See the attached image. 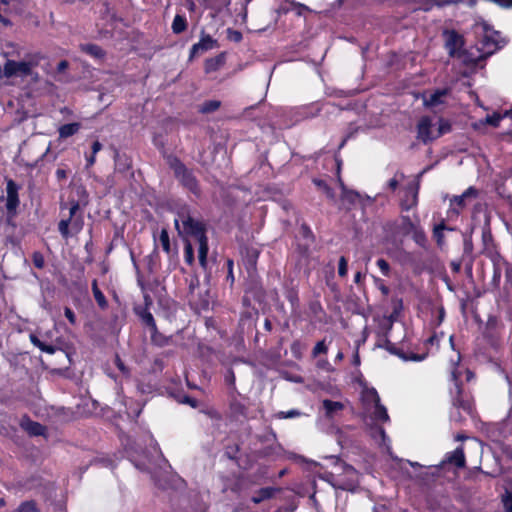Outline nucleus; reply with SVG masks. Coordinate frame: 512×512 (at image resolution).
<instances>
[{"instance_id": "3c124183", "label": "nucleus", "mask_w": 512, "mask_h": 512, "mask_svg": "<svg viewBox=\"0 0 512 512\" xmlns=\"http://www.w3.org/2000/svg\"><path fill=\"white\" fill-rule=\"evenodd\" d=\"M376 265L380 269L381 273L384 276H386V277L390 276L391 268H390V264L388 263V261H386L384 258H379L376 261Z\"/></svg>"}, {"instance_id": "6e6552de", "label": "nucleus", "mask_w": 512, "mask_h": 512, "mask_svg": "<svg viewBox=\"0 0 512 512\" xmlns=\"http://www.w3.org/2000/svg\"><path fill=\"white\" fill-rule=\"evenodd\" d=\"M400 224L397 221L387 222L384 226V230L390 233L392 236L402 235L408 236L417 227L418 224L414 223L409 216L402 215L400 217Z\"/></svg>"}, {"instance_id": "4d7b16f0", "label": "nucleus", "mask_w": 512, "mask_h": 512, "mask_svg": "<svg viewBox=\"0 0 512 512\" xmlns=\"http://www.w3.org/2000/svg\"><path fill=\"white\" fill-rule=\"evenodd\" d=\"M301 415V412L295 409L289 410V411H280L277 413V417L279 419H289V418H295L299 417Z\"/></svg>"}, {"instance_id": "c9c22d12", "label": "nucleus", "mask_w": 512, "mask_h": 512, "mask_svg": "<svg viewBox=\"0 0 512 512\" xmlns=\"http://www.w3.org/2000/svg\"><path fill=\"white\" fill-rule=\"evenodd\" d=\"M144 300H145V306L134 307V312L139 317V319L141 321L151 314V312L149 310V306L152 304V300H151L150 296L145 295Z\"/></svg>"}, {"instance_id": "bb28decb", "label": "nucleus", "mask_w": 512, "mask_h": 512, "mask_svg": "<svg viewBox=\"0 0 512 512\" xmlns=\"http://www.w3.org/2000/svg\"><path fill=\"white\" fill-rule=\"evenodd\" d=\"M91 288L93 292V296L99 306L100 309L105 310L108 308V301L103 294V292L98 287V281L97 279H94L91 283Z\"/></svg>"}, {"instance_id": "f8f14e48", "label": "nucleus", "mask_w": 512, "mask_h": 512, "mask_svg": "<svg viewBox=\"0 0 512 512\" xmlns=\"http://www.w3.org/2000/svg\"><path fill=\"white\" fill-rule=\"evenodd\" d=\"M445 46L451 57L461 56L464 46V38L455 30L449 31L447 32Z\"/></svg>"}, {"instance_id": "4468645a", "label": "nucleus", "mask_w": 512, "mask_h": 512, "mask_svg": "<svg viewBox=\"0 0 512 512\" xmlns=\"http://www.w3.org/2000/svg\"><path fill=\"white\" fill-rule=\"evenodd\" d=\"M256 275L249 276V281L245 287V294L250 295L255 301L261 303L266 296V291Z\"/></svg>"}, {"instance_id": "f3484780", "label": "nucleus", "mask_w": 512, "mask_h": 512, "mask_svg": "<svg viewBox=\"0 0 512 512\" xmlns=\"http://www.w3.org/2000/svg\"><path fill=\"white\" fill-rule=\"evenodd\" d=\"M230 418L235 421L247 419L248 405L236 397H233L229 403Z\"/></svg>"}, {"instance_id": "49530a36", "label": "nucleus", "mask_w": 512, "mask_h": 512, "mask_svg": "<svg viewBox=\"0 0 512 512\" xmlns=\"http://www.w3.org/2000/svg\"><path fill=\"white\" fill-rule=\"evenodd\" d=\"M328 346L325 343V340L318 341L312 350V357L316 358L320 354H327Z\"/></svg>"}, {"instance_id": "e2e57ef3", "label": "nucleus", "mask_w": 512, "mask_h": 512, "mask_svg": "<svg viewBox=\"0 0 512 512\" xmlns=\"http://www.w3.org/2000/svg\"><path fill=\"white\" fill-rule=\"evenodd\" d=\"M64 315L71 325H76V315L70 307L66 306L64 308Z\"/></svg>"}, {"instance_id": "0eeeda50", "label": "nucleus", "mask_w": 512, "mask_h": 512, "mask_svg": "<svg viewBox=\"0 0 512 512\" xmlns=\"http://www.w3.org/2000/svg\"><path fill=\"white\" fill-rule=\"evenodd\" d=\"M37 64V62L32 61L7 60L3 67V74L7 78L18 75L22 77H27L32 74V68Z\"/></svg>"}, {"instance_id": "0e129e2a", "label": "nucleus", "mask_w": 512, "mask_h": 512, "mask_svg": "<svg viewBox=\"0 0 512 512\" xmlns=\"http://www.w3.org/2000/svg\"><path fill=\"white\" fill-rule=\"evenodd\" d=\"M180 403H183V404H188L189 406H191L192 408H196L198 406V401L197 399L189 396V395H184L182 397V399L180 400Z\"/></svg>"}, {"instance_id": "052dcab7", "label": "nucleus", "mask_w": 512, "mask_h": 512, "mask_svg": "<svg viewBox=\"0 0 512 512\" xmlns=\"http://www.w3.org/2000/svg\"><path fill=\"white\" fill-rule=\"evenodd\" d=\"M115 365L123 375H129V373H130L129 368L124 364V362L121 360V358L118 355H116V358H115Z\"/></svg>"}, {"instance_id": "a19ab883", "label": "nucleus", "mask_w": 512, "mask_h": 512, "mask_svg": "<svg viewBox=\"0 0 512 512\" xmlns=\"http://www.w3.org/2000/svg\"><path fill=\"white\" fill-rule=\"evenodd\" d=\"M389 353L398 356L399 358L404 357V351L402 348L396 346V344L392 343L389 339H385V344L383 346Z\"/></svg>"}, {"instance_id": "603ef678", "label": "nucleus", "mask_w": 512, "mask_h": 512, "mask_svg": "<svg viewBox=\"0 0 512 512\" xmlns=\"http://www.w3.org/2000/svg\"><path fill=\"white\" fill-rule=\"evenodd\" d=\"M302 348H303V345L300 340H294L291 343L290 350L296 359H300L302 357Z\"/></svg>"}, {"instance_id": "338daca9", "label": "nucleus", "mask_w": 512, "mask_h": 512, "mask_svg": "<svg viewBox=\"0 0 512 512\" xmlns=\"http://www.w3.org/2000/svg\"><path fill=\"white\" fill-rule=\"evenodd\" d=\"M236 377L232 369H229L227 374L225 375V382L227 385L235 388Z\"/></svg>"}, {"instance_id": "c85d7f7f", "label": "nucleus", "mask_w": 512, "mask_h": 512, "mask_svg": "<svg viewBox=\"0 0 512 512\" xmlns=\"http://www.w3.org/2000/svg\"><path fill=\"white\" fill-rule=\"evenodd\" d=\"M447 459L449 463L455 465L458 468L465 467L466 459L462 447H457Z\"/></svg>"}, {"instance_id": "ea45409f", "label": "nucleus", "mask_w": 512, "mask_h": 512, "mask_svg": "<svg viewBox=\"0 0 512 512\" xmlns=\"http://www.w3.org/2000/svg\"><path fill=\"white\" fill-rule=\"evenodd\" d=\"M313 183L315 184V186L321 189L328 198L334 199V190L328 185V183L325 180L314 178Z\"/></svg>"}, {"instance_id": "ddd939ff", "label": "nucleus", "mask_w": 512, "mask_h": 512, "mask_svg": "<svg viewBox=\"0 0 512 512\" xmlns=\"http://www.w3.org/2000/svg\"><path fill=\"white\" fill-rule=\"evenodd\" d=\"M417 138L424 144H428L436 139L432 135V120L429 116H423L417 124Z\"/></svg>"}, {"instance_id": "412c9836", "label": "nucleus", "mask_w": 512, "mask_h": 512, "mask_svg": "<svg viewBox=\"0 0 512 512\" xmlns=\"http://www.w3.org/2000/svg\"><path fill=\"white\" fill-rule=\"evenodd\" d=\"M308 310L315 322L326 323L327 314L318 297L309 301Z\"/></svg>"}, {"instance_id": "f03ea898", "label": "nucleus", "mask_w": 512, "mask_h": 512, "mask_svg": "<svg viewBox=\"0 0 512 512\" xmlns=\"http://www.w3.org/2000/svg\"><path fill=\"white\" fill-rule=\"evenodd\" d=\"M167 163L180 185L196 198H200L202 190L193 170L189 169L177 156H169Z\"/></svg>"}, {"instance_id": "4be33fe9", "label": "nucleus", "mask_w": 512, "mask_h": 512, "mask_svg": "<svg viewBox=\"0 0 512 512\" xmlns=\"http://www.w3.org/2000/svg\"><path fill=\"white\" fill-rule=\"evenodd\" d=\"M371 394H372V397H373V401H374V404H375V409H374V412H373V418L377 421H381V422H386L389 420V415H388V412H387V409L384 405L381 404L380 402V397L377 393V391L373 388L371 390Z\"/></svg>"}, {"instance_id": "69168bd1", "label": "nucleus", "mask_w": 512, "mask_h": 512, "mask_svg": "<svg viewBox=\"0 0 512 512\" xmlns=\"http://www.w3.org/2000/svg\"><path fill=\"white\" fill-rule=\"evenodd\" d=\"M250 297H251L250 295H248V294H245V293H244V295H243V297H242V305H243V307H245L246 309H252V310H253V313L257 315V314H258V311H257L254 307H252Z\"/></svg>"}, {"instance_id": "c756f323", "label": "nucleus", "mask_w": 512, "mask_h": 512, "mask_svg": "<svg viewBox=\"0 0 512 512\" xmlns=\"http://www.w3.org/2000/svg\"><path fill=\"white\" fill-rule=\"evenodd\" d=\"M81 128L80 123L73 122V123H67L60 126L58 132L60 138H68L76 134Z\"/></svg>"}, {"instance_id": "dca6fc26", "label": "nucleus", "mask_w": 512, "mask_h": 512, "mask_svg": "<svg viewBox=\"0 0 512 512\" xmlns=\"http://www.w3.org/2000/svg\"><path fill=\"white\" fill-rule=\"evenodd\" d=\"M19 425L29 436H44L46 433V427L33 421L28 415L21 418Z\"/></svg>"}, {"instance_id": "aec40b11", "label": "nucleus", "mask_w": 512, "mask_h": 512, "mask_svg": "<svg viewBox=\"0 0 512 512\" xmlns=\"http://www.w3.org/2000/svg\"><path fill=\"white\" fill-rule=\"evenodd\" d=\"M281 491L279 487H263L255 491L251 497V502L254 504H260L263 501L270 500Z\"/></svg>"}, {"instance_id": "58836bf2", "label": "nucleus", "mask_w": 512, "mask_h": 512, "mask_svg": "<svg viewBox=\"0 0 512 512\" xmlns=\"http://www.w3.org/2000/svg\"><path fill=\"white\" fill-rule=\"evenodd\" d=\"M501 277H502V268L500 265V261H494L493 262V276H492V280H491V285L494 288H496V289L499 288Z\"/></svg>"}, {"instance_id": "a878e982", "label": "nucleus", "mask_w": 512, "mask_h": 512, "mask_svg": "<svg viewBox=\"0 0 512 512\" xmlns=\"http://www.w3.org/2000/svg\"><path fill=\"white\" fill-rule=\"evenodd\" d=\"M80 49L83 53L95 58V59H103L106 55V52L97 44H82Z\"/></svg>"}, {"instance_id": "5fc2aeb1", "label": "nucleus", "mask_w": 512, "mask_h": 512, "mask_svg": "<svg viewBox=\"0 0 512 512\" xmlns=\"http://www.w3.org/2000/svg\"><path fill=\"white\" fill-rule=\"evenodd\" d=\"M226 32H227V39L229 41H232V42H235V43H239L243 39L242 33L240 31H238V30H235V29H232V28H228Z\"/></svg>"}, {"instance_id": "09e8293b", "label": "nucleus", "mask_w": 512, "mask_h": 512, "mask_svg": "<svg viewBox=\"0 0 512 512\" xmlns=\"http://www.w3.org/2000/svg\"><path fill=\"white\" fill-rule=\"evenodd\" d=\"M451 130H452V126H451L450 122L441 118L439 120V127H438V133L436 135V138H438L446 133H449Z\"/></svg>"}, {"instance_id": "393cba45", "label": "nucleus", "mask_w": 512, "mask_h": 512, "mask_svg": "<svg viewBox=\"0 0 512 512\" xmlns=\"http://www.w3.org/2000/svg\"><path fill=\"white\" fill-rule=\"evenodd\" d=\"M198 241L199 247H198V260L199 264L202 268L206 269L207 267V256L209 251V245H208V237L207 235L196 239Z\"/></svg>"}, {"instance_id": "6ab92c4d", "label": "nucleus", "mask_w": 512, "mask_h": 512, "mask_svg": "<svg viewBox=\"0 0 512 512\" xmlns=\"http://www.w3.org/2000/svg\"><path fill=\"white\" fill-rule=\"evenodd\" d=\"M299 233L304 240V243L299 245V251L301 254L306 255L315 242V235L310 226L305 222L301 224Z\"/></svg>"}, {"instance_id": "473e14b6", "label": "nucleus", "mask_w": 512, "mask_h": 512, "mask_svg": "<svg viewBox=\"0 0 512 512\" xmlns=\"http://www.w3.org/2000/svg\"><path fill=\"white\" fill-rule=\"evenodd\" d=\"M410 235H412V239L414 240V242L418 246H420L422 248L426 247V245H427V236L425 234V231L423 230V228L419 224L417 225L415 230L412 231V233Z\"/></svg>"}, {"instance_id": "7c9ffc66", "label": "nucleus", "mask_w": 512, "mask_h": 512, "mask_svg": "<svg viewBox=\"0 0 512 512\" xmlns=\"http://www.w3.org/2000/svg\"><path fill=\"white\" fill-rule=\"evenodd\" d=\"M511 111H506L504 114L494 112L493 114H488L485 119L481 120L480 123L483 125H490L492 127H498L503 118L509 116Z\"/></svg>"}, {"instance_id": "423d86ee", "label": "nucleus", "mask_w": 512, "mask_h": 512, "mask_svg": "<svg viewBox=\"0 0 512 512\" xmlns=\"http://www.w3.org/2000/svg\"><path fill=\"white\" fill-rule=\"evenodd\" d=\"M261 250L253 245L243 244L240 246V255L243 265L249 276L256 275L257 263Z\"/></svg>"}, {"instance_id": "39448f33", "label": "nucleus", "mask_w": 512, "mask_h": 512, "mask_svg": "<svg viewBox=\"0 0 512 512\" xmlns=\"http://www.w3.org/2000/svg\"><path fill=\"white\" fill-rule=\"evenodd\" d=\"M179 221L182 223V232L187 236L196 239L206 236V225L199 220L194 219L188 211H180L178 218L175 219V227L180 231Z\"/></svg>"}, {"instance_id": "c03bdc74", "label": "nucleus", "mask_w": 512, "mask_h": 512, "mask_svg": "<svg viewBox=\"0 0 512 512\" xmlns=\"http://www.w3.org/2000/svg\"><path fill=\"white\" fill-rule=\"evenodd\" d=\"M184 260L188 265L194 263V249L189 241H186L184 245Z\"/></svg>"}, {"instance_id": "13d9d810", "label": "nucleus", "mask_w": 512, "mask_h": 512, "mask_svg": "<svg viewBox=\"0 0 512 512\" xmlns=\"http://www.w3.org/2000/svg\"><path fill=\"white\" fill-rule=\"evenodd\" d=\"M36 347H38L42 352L47 354H54L56 352V347L52 344H47L43 341L36 343Z\"/></svg>"}, {"instance_id": "8fccbe9b", "label": "nucleus", "mask_w": 512, "mask_h": 512, "mask_svg": "<svg viewBox=\"0 0 512 512\" xmlns=\"http://www.w3.org/2000/svg\"><path fill=\"white\" fill-rule=\"evenodd\" d=\"M159 240H160V243H161V246H162L163 250L166 253H170V249L171 248H170L169 234H168V232L165 229H163L160 232Z\"/></svg>"}, {"instance_id": "9d476101", "label": "nucleus", "mask_w": 512, "mask_h": 512, "mask_svg": "<svg viewBox=\"0 0 512 512\" xmlns=\"http://www.w3.org/2000/svg\"><path fill=\"white\" fill-rule=\"evenodd\" d=\"M419 182L410 183L405 187L404 196L401 199L402 211H409L418 204Z\"/></svg>"}, {"instance_id": "7ed1b4c3", "label": "nucleus", "mask_w": 512, "mask_h": 512, "mask_svg": "<svg viewBox=\"0 0 512 512\" xmlns=\"http://www.w3.org/2000/svg\"><path fill=\"white\" fill-rule=\"evenodd\" d=\"M336 464H339L344 476L333 472H326L323 479L335 489L342 491H354L358 486L357 470L350 464L341 461L339 458H333Z\"/></svg>"}, {"instance_id": "4c0bfd02", "label": "nucleus", "mask_w": 512, "mask_h": 512, "mask_svg": "<svg viewBox=\"0 0 512 512\" xmlns=\"http://www.w3.org/2000/svg\"><path fill=\"white\" fill-rule=\"evenodd\" d=\"M220 106L221 102L219 100H207L200 106L199 112L202 114H209L217 111Z\"/></svg>"}, {"instance_id": "cd10ccee", "label": "nucleus", "mask_w": 512, "mask_h": 512, "mask_svg": "<svg viewBox=\"0 0 512 512\" xmlns=\"http://www.w3.org/2000/svg\"><path fill=\"white\" fill-rule=\"evenodd\" d=\"M224 63H225V56L223 53H221L215 57L208 58L205 61V72L210 73V72L217 71Z\"/></svg>"}, {"instance_id": "f704fd0d", "label": "nucleus", "mask_w": 512, "mask_h": 512, "mask_svg": "<svg viewBox=\"0 0 512 512\" xmlns=\"http://www.w3.org/2000/svg\"><path fill=\"white\" fill-rule=\"evenodd\" d=\"M144 300H145V306L134 307V312L139 317V319L141 321L151 314V312L149 310V306L152 304V300H151L150 296L145 295Z\"/></svg>"}, {"instance_id": "bf43d9fd", "label": "nucleus", "mask_w": 512, "mask_h": 512, "mask_svg": "<svg viewBox=\"0 0 512 512\" xmlns=\"http://www.w3.org/2000/svg\"><path fill=\"white\" fill-rule=\"evenodd\" d=\"M317 368L321 370H325L327 372L334 371L333 366L330 364V362L327 359H319L316 363Z\"/></svg>"}, {"instance_id": "72a5a7b5", "label": "nucleus", "mask_w": 512, "mask_h": 512, "mask_svg": "<svg viewBox=\"0 0 512 512\" xmlns=\"http://www.w3.org/2000/svg\"><path fill=\"white\" fill-rule=\"evenodd\" d=\"M187 28V19L184 15L177 14L172 22V31L175 34L184 32Z\"/></svg>"}, {"instance_id": "f257e3e1", "label": "nucleus", "mask_w": 512, "mask_h": 512, "mask_svg": "<svg viewBox=\"0 0 512 512\" xmlns=\"http://www.w3.org/2000/svg\"><path fill=\"white\" fill-rule=\"evenodd\" d=\"M79 199L69 198L67 203H60V209H69V216L58 223V231L64 239H68L72 233L78 234L84 227L82 208L88 204V194L84 187L77 189Z\"/></svg>"}, {"instance_id": "680f3d73", "label": "nucleus", "mask_w": 512, "mask_h": 512, "mask_svg": "<svg viewBox=\"0 0 512 512\" xmlns=\"http://www.w3.org/2000/svg\"><path fill=\"white\" fill-rule=\"evenodd\" d=\"M141 323H142L144 326L148 327V328H149V331H151V330H153L154 328H156V327H157V325H156V321H155V319H154V317H153L152 313H151L149 316H147L146 318H144V319L141 321Z\"/></svg>"}, {"instance_id": "1a4fd4ad", "label": "nucleus", "mask_w": 512, "mask_h": 512, "mask_svg": "<svg viewBox=\"0 0 512 512\" xmlns=\"http://www.w3.org/2000/svg\"><path fill=\"white\" fill-rule=\"evenodd\" d=\"M500 34L497 31H493L492 33H486L480 41L481 47L479 50L483 53L484 57L491 56L496 51L501 49L504 46V42L501 43L498 38Z\"/></svg>"}, {"instance_id": "79ce46f5", "label": "nucleus", "mask_w": 512, "mask_h": 512, "mask_svg": "<svg viewBox=\"0 0 512 512\" xmlns=\"http://www.w3.org/2000/svg\"><path fill=\"white\" fill-rule=\"evenodd\" d=\"M389 353L398 356L399 358L404 357V351L402 348L396 346V344L392 343L389 339H385V344L383 346Z\"/></svg>"}, {"instance_id": "6e6d98bb", "label": "nucleus", "mask_w": 512, "mask_h": 512, "mask_svg": "<svg viewBox=\"0 0 512 512\" xmlns=\"http://www.w3.org/2000/svg\"><path fill=\"white\" fill-rule=\"evenodd\" d=\"M348 271V260L345 256H341L338 263V274L340 277H345Z\"/></svg>"}, {"instance_id": "de8ad7c7", "label": "nucleus", "mask_w": 512, "mask_h": 512, "mask_svg": "<svg viewBox=\"0 0 512 512\" xmlns=\"http://www.w3.org/2000/svg\"><path fill=\"white\" fill-rule=\"evenodd\" d=\"M32 263L38 269H43L45 266V259L43 254L40 251H34L32 253Z\"/></svg>"}, {"instance_id": "20e7f679", "label": "nucleus", "mask_w": 512, "mask_h": 512, "mask_svg": "<svg viewBox=\"0 0 512 512\" xmlns=\"http://www.w3.org/2000/svg\"><path fill=\"white\" fill-rule=\"evenodd\" d=\"M453 388L450 389L451 404L453 408L462 410L467 414L472 412V403L469 395L463 389V383L460 380V374L456 369L451 373Z\"/></svg>"}, {"instance_id": "5701e85b", "label": "nucleus", "mask_w": 512, "mask_h": 512, "mask_svg": "<svg viewBox=\"0 0 512 512\" xmlns=\"http://www.w3.org/2000/svg\"><path fill=\"white\" fill-rule=\"evenodd\" d=\"M115 168L119 173L125 174L132 169V158L126 153H115Z\"/></svg>"}, {"instance_id": "a18cd8bd", "label": "nucleus", "mask_w": 512, "mask_h": 512, "mask_svg": "<svg viewBox=\"0 0 512 512\" xmlns=\"http://www.w3.org/2000/svg\"><path fill=\"white\" fill-rule=\"evenodd\" d=\"M226 268H227V275H226V282L229 283L230 287L234 285L235 278H234V261L233 259L228 258L225 262Z\"/></svg>"}, {"instance_id": "b1692460", "label": "nucleus", "mask_w": 512, "mask_h": 512, "mask_svg": "<svg viewBox=\"0 0 512 512\" xmlns=\"http://www.w3.org/2000/svg\"><path fill=\"white\" fill-rule=\"evenodd\" d=\"M448 88L436 89L429 95L428 98L424 99V105L426 107H436L444 103L443 98L449 94Z\"/></svg>"}, {"instance_id": "864d4df0", "label": "nucleus", "mask_w": 512, "mask_h": 512, "mask_svg": "<svg viewBox=\"0 0 512 512\" xmlns=\"http://www.w3.org/2000/svg\"><path fill=\"white\" fill-rule=\"evenodd\" d=\"M427 356V353H423V354H418V353H414V352H404V357H401V359H403L404 361H414V362H419V361H422L426 358Z\"/></svg>"}, {"instance_id": "37998d69", "label": "nucleus", "mask_w": 512, "mask_h": 512, "mask_svg": "<svg viewBox=\"0 0 512 512\" xmlns=\"http://www.w3.org/2000/svg\"><path fill=\"white\" fill-rule=\"evenodd\" d=\"M389 353L398 356L399 358L404 357V351L402 348L396 346V344L392 343L389 339H385V344L383 346Z\"/></svg>"}, {"instance_id": "774afa93", "label": "nucleus", "mask_w": 512, "mask_h": 512, "mask_svg": "<svg viewBox=\"0 0 512 512\" xmlns=\"http://www.w3.org/2000/svg\"><path fill=\"white\" fill-rule=\"evenodd\" d=\"M57 181L61 182L67 179L68 171L64 168H58L55 172Z\"/></svg>"}, {"instance_id": "2eb2a0df", "label": "nucleus", "mask_w": 512, "mask_h": 512, "mask_svg": "<svg viewBox=\"0 0 512 512\" xmlns=\"http://www.w3.org/2000/svg\"><path fill=\"white\" fill-rule=\"evenodd\" d=\"M217 46V41L210 35L202 33L199 42L192 45L190 49V58H194L200 53L206 52Z\"/></svg>"}, {"instance_id": "9b49d317", "label": "nucleus", "mask_w": 512, "mask_h": 512, "mask_svg": "<svg viewBox=\"0 0 512 512\" xmlns=\"http://www.w3.org/2000/svg\"><path fill=\"white\" fill-rule=\"evenodd\" d=\"M19 185L12 179L6 180V209L9 213L16 211L20 204L19 200Z\"/></svg>"}, {"instance_id": "e433bc0d", "label": "nucleus", "mask_w": 512, "mask_h": 512, "mask_svg": "<svg viewBox=\"0 0 512 512\" xmlns=\"http://www.w3.org/2000/svg\"><path fill=\"white\" fill-rule=\"evenodd\" d=\"M323 407L327 416H332L333 413L340 411L344 408L343 403L339 401H332L330 399L323 400Z\"/></svg>"}, {"instance_id": "a211bd4d", "label": "nucleus", "mask_w": 512, "mask_h": 512, "mask_svg": "<svg viewBox=\"0 0 512 512\" xmlns=\"http://www.w3.org/2000/svg\"><path fill=\"white\" fill-rule=\"evenodd\" d=\"M477 195L478 190L475 187L470 186L463 192V194L454 196L451 200V206H453L452 211L459 215L466 206V199L470 197L476 198Z\"/></svg>"}, {"instance_id": "2f4dec72", "label": "nucleus", "mask_w": 512, "mask_h": 512, "mask_svg": "<svg viewBox=\"0 0 512 512\" xmlns=\"http://www.w3.org/2000/svg\"><path fill=\"white\" fill-rule=\"evenodd\" d=\"M151 343L158 347H164L169 343V338L159 332L158 328H154L150 331Z\"/></svg>"}]
</instances>
